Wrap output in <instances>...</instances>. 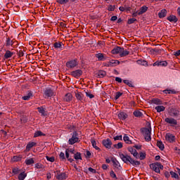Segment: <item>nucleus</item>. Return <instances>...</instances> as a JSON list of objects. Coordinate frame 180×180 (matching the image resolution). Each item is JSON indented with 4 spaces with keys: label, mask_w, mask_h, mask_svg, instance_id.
Returning a JSON list of instances; mask_svg holds the SVG:
<instances>
[{
    "label": "nucleus",
    "mask_w": 180,
    "mask_h": 180,
    "mask_svg": "<svg viewBox=\"0 0 180 180\" xmlns=\"http://www.w3.org/2000/svg\"><path fill=\"white\" fill-rule=\"evenodd\" d=\"M25 163L26 165H32V164H34V160L33 158H27L25 161Z\"/></svg>",
    "instance_id": "7c9ffc66"
},
{
    "label": "nucleus",
    "mask_w": 180,
    "mask_h": 180,
    "mask_svg": "<svg viewBox=\"0 0 180 180\" xmlns=\"http://www.w3.org/2000/svg\"><path fill=\"white\" fill-rule=\"evenodd\" d=\"M165 140L167 143H175L176 139L175 138V135L171 133H167L165 135Z\"/></svg>",
    "instance_id": "20e7f679"
},
{
    "label": "nucleus",
    "mask_w": 180,
    "mask_h": 180,
    "mask_svg": "<svg viewBox=\"0 0 180 180\" xmlns=\"http://www.w3.org/2000/svg\"><path fill=\"white\" fill-rule=\"evenodd\" d=\"M115 9H116V6H112V5L108 6V11H115Z\"/></svg>",
    "instance_id": "680f3d73"
},
{
    "label": "nucleus",
    "mask_w": 180,
    "mask_h": 180,
    "mask_svg": "<svg viewBox=\"0 0 180 180\" xmlns=\"http://www.w3.org/2000/svg\"><path fill=\"white\" fill-rule=\"evenodd\" d=\"M97 75L98 78H103L106 76V72H105L104 70H100L98 72Z\"/></svg>",
    "instance_id": "473e14b6"
},
{
    "label": "nucleus",
    "mask_w": 180,
    "mask_h": 180,
    "mask_svg": "<svg viewBox=\"0 0 180 180\" xmlns=\"http://www.w3.org/2000/svg\"><path fill=\"white\" fill-rule=\"evenodd\" d=\"M34 168H36V169H41V168H43V165L40 162H38L35 164Z\"/></svg>",
    "instance_id": "3c124183"
},
{
    "label": "nucleus",
    "mask_w": 180,
    "mask_h": 180,
    "mask_svg": "<svg viewBox=\"0 0 180 180\" xmlns=\"http://www.w3.org/2000/svg\"><path fill=\"white\" fill-rule=\"evenodd\" d=\"M127 114L124 112H120L118 113V117L120 120H126V119H127Z\"/></svg>",
    "instance_id": "412c9836"
},
{
    "label": "nucleus",
    "mask_w": 180,
    "mask_h": 180,
    "mask_svg": "<svg viewBox=\"0 0 180 180\" xmlns=\"http://www.w3.org/2000/svg\"><path fill=\"white\" fill-rule=\"evenodd\" d=\"M170 175H171L172 178H174V179H179V176L175 172L171 171L170 172Z\"/></svg>",
    "instance_id": "a19ab883"
},
{
    "label": "nucleus",
    "mask_w": 180,
    "mask_h": 180,
    "mask_svg": "<svg viewBox=\"0 0 180 180\" xmlns=\"http://www.w3.org/2000/svg\"><path fill=\"white\" fill-rule=\"evenodd\" d=\"M68 161H69L70 162H74V159H72V156L71 154L68 153V158H66Z\"/></svg>",
    "instance_id": "bf43d9fd"
},
{
    "label": "nucleus",
    "mask_w": 180,
    "mask_h": 180,
    "mask_svg": "<svg viewBox=\"0 0 180 180\" xmlns=\"http://www.w3.org/2000/svg\"><path fill=\"white\" fill-rule=\"evenodd\" d=\"M167 13H168V12L167 11L166 9H162V11H160L158 13V16L159 18L161 19L162 18H165L167 16Z\"/></svg>",
    "instance_id": "393cba45"
},
{
    "label": "nucleus",
    "mask_w": 180,
    "mask_h": 180,
    "mask_svg": "<svg viewBox=\"0 0 180 180\" xmlns=\"http://www.w3.org/2000/svg\"><path fill=\"white\" fill-rule=\"evenodd\" d=\"M128 150L129 151V153H131V154L135 158H139V153H137V150H136V148H133V147H129L128 148Z\"/></svg>",
    "instance_id": "f8f14e48"
},
{
    "label": "nucleus",
    "mask_w": 180,
    "mask_h": 180,
    "mask_svg": "<svg viewBox=\"0 0 180 180\" xmlns=\"http://www.w3.org/2000/svg\"><path fill=\"white\" fill-rule=\"evenodd\" d=\"M70 0H56V2L58 4H60V5H65V4H68Z\"/></svg>",
    "instance_id": "c03bdc74"
},
{
    "label": "nucleus",
    "mask_w": 180,
    "mask_h": 180,
    "mask_svg": "<svg viewBox=\"0 0 180 180\" xmlns=\"http://www.w3.org/2000/svg\"><path fill=\"white\" fill-rule=\"evenodd\" d=\"M165 122L166 123H168V124H170V126H176V124H178V122L176 121V120L172 117H166L165 119Z\"/></svg>",
    "instance_id": "423d86ee"
},
{
    "label": "nucleus",
    "mask_w": 180,
    "mask_h": 180,
    "mask_svg": "<svg viewBox=\"0 0 180 180\" xmlns=\"http://www.w3.org/2000/svg\"><path fill=\"white\" fill-rule=\"evenodd\" d=\"M56 179L58 180H63V179H67V174L63 172V173H60L59 171H56Z\"/></svg>",
    "instance_id": "9d476101"
},
{
    "label": "nucleus",
    "mask_w": 180,
    "mask_h": 180,
    "mask_svg": "<svg viewBox=\"0 0 180 180\" xmlns=\"http://www.w3.org/2000/svg\"><path fill=\"white\" fill-rule=\"evenodd\" d=\"M150 167L155 172L160 174V170L158 167V162L150 164Z\"/></svg>",
    "instance_id": "ddd939ff"
},
{
    "label": "nucleus",
    "mask_w": 180,
    "mask_h": 180,
    "mask_svg": "<svg viewBox=\"0 0 180 180\" xmlns=\"http://www.w3.org/2000/svg\"><path fill=\"white\" fill-rule=\"evenodd\" d=\"M77 65H78V62L75 60H70L66 63V67H68V68H74L75 67H77Z\"/></svg>",
    "instance_id": "1a4fd4ad"
},
{
    "label": "nucleus",
    "mask_w": 180,
    "mask_h": 180,
    "mask_svg": "<svg viewBox=\"0 0 180 180\" xmlns=\"http://www.w3.org/2000/svg\"><path fill=\"white\" fill-rule=\"evenodd\" d=\"M53 47L56 49V50H63V47H64V44H63V42H55L53 44Z\"/></svg>",
    "instance_id": "4468645a"
},
{
    "label": "nucleus",
    "mask_w": 180,
    "mask_h": 180,
    "mask_svg": "<svg viewBox=\"0 0 180 180\" xmlns=\"http://www.w3.org/2000/svg\"><path fill=\"white\" fill-rule=\"evenodd\" d=\"M37 110L38 112L41 115V116H47V112H46V107H39Z\"/></svg>",
    "instance_id": "2eb2a0df"
},
{
    "label": "nucleus",
    "mask_w": 180,
    "mask_h": 180,
    "mask_svg": "<svg viewBox=\"0 0 180 180\" xmlns=\"http://www.w3.org/2000/svg\"><path fill=\"white\" fill-rule=\"evenodd\" d=\"M120 158H121L123 162H125L126 164H127V162H130V164H131V165H133L134 167H137V165H140V161L134 160L133 158H131V157L127 155H126L123 153H120Z\"/></svg>",
    "instance_id": "f257e3e1"
},
{
    "label": "nucleus",
    "mask_w": 180,
    "mask_h": 180,
    "mask_svg": "<svg viewBox=\"0 0 180 180\" xmlns=\"http://www.w3.org/2000/svg\"><path fill=\"white\" fill-rule=\"evenodd\" d=\"M153 103H155V105H161V101L158 98H154L152 100Z\"/></svg>",
    "instance_id": "603ef678"
},
{
    "label": "nucleus",
    "mask_w": 180,
    "mask_h": 180,
    "mask_svg": "<svg viewBox=\"0 0 180 180\" xmlns=\"http://www.w3.org/2000/svg\"><path fill=\"white\" fill-rule=\"evenodd\" d=\"M32 97H33V93H32V91H30L26 96H22V99L23 101H30V98Z\"/></svg>",
    "instance_id": "cd10ccee"
},
{
    "label": "nucleus",
    "mask_w": 180,
    "mask_h": 180,
    "mask_svg": "<svg viewBox=\"0 0 180 180\" xmlns=\"http://www.w3.org/2000/svg\"><path fill=\"white\" fill-rule=\"evenodd\" d=\"M45 98H51L54 95V92L51 89H46L44 92Z\"/></svg>",
    "instance_id": "f3484780"
},
{
    "label": "nucleus",
    "mask_w": 180,
    "mask_h": 180,
    "mask_svg": "<svg viewBox=\"0 0 180 180\" xmlns=\"http://www.w3.org/2000/svg\"><path fill=\"white\" fill-rule=\"evenodd\" d=\"M141 131L146 141H151V124H148V128H141Z\"/></svg>",
    "instance_id": "f03ea898"
},
{
    "label": "nucleus",
    "mask_w": 180,
    "mask_h": 180,
    "mask_svg": "<svg viewBox=\"0 0 180 180\" xmlns=\"http://www.w3.org/2000/svg\"><path fill=\"white\" fill-rule=\"evenodd\" d=\"M163 92L164 94H175V91L169 89L164 90Z\"/></svg>",
    "instance_id": "052dcab7"
},
{
    "label": "nucleus",
    "mask_w": 180,
    "mask_h": 180,
    "mask_svg": "<svg viewBox=\"0 0 180 180\" xmlns=\"http://www.w3.org/2000/svg\"><path fill=\"white\" fill-rule=\"evenodd\" d=\"M102 144L105 147V148H108V150H110L112 148V141L110 139H103L102 141Z\"/></svg>",
    "instance_id": "0eeeda50"
},
{
    "label": "nucleus",
    "mask_w": 180,
    "mask_h": 180,
    "mask_svg": "<svg viewBox=\"0 0 180 180\" xmlns=\"http://www.w3.org/2000/svg\"><path fill=\"white\" fill-rule=\"evenodd\" d=\"M115 81L117 82H119V84H122V78L120 77H115Z\"/></svg>",
    "instance_id": "338daca9"
},
{
    "label": "nucleus",
    "mask_w": 180,
    "mask_h": 180,
    "mask_svg": "<svg viewBox=\"0 0 180 180\" xmlns=\"http://www.w3.org/2000/svg\"><path fill=\"white\" fill-rule=\"evenodd\" d=\"M91 144H92L94 148H95V150H101V149L99 148V147H98V146H96V141L92 140V141H91Z\"/></svg>",
    "instance_id": "8fccbe9b"
},
{
    "label": "nucleus",
    "mask_w": 180,
    "mask_h": 180,
    "mask_svg": "<svg viewBox=\"0 0 180 180\" xmlns=\"http://www.w3.org/2000/svg\"><path fill=\"white\" fill-rule=\"evenodd\" d=\"M40 136H44V134H43V132H41V131H36L34 134V137H39Z\"/></svg>",
    "instance_id": "09e8293b"
},
{
    "label": "nucleus",
    "mask_w": 180,
    "mask_h": 180,
    "mask_svg": "<svg viewBox=\"0 0 180 180\" xmlns=\"http://www.w3.org/2000/svg\"><path fill=\"white\" fill-rule=\"evenodd\" d=\"M65 102H71L72 101V94L71 93H68L63 98Z\"/></svg>",
    "instance_id": "6ab92c4d"
},
{
    "label": "nucleus",
    "mask_w": 180,
    "mask_h": 180,
    "mask_svg": "<svg viewBox=\"0 0 180 180\" xmlns=\"http://www.w3.org/2000/svg\"><path fill=\"white\" fill-rule=\"evenodd\" d=\"M110 175L111 178H114V179H117V177L116 176V174L115 173V172L111 171L110 172Z\"/></svg>",
    "instance_id": "4d7b16f0"
},
{
    "label": "nucleus",
    "mask_w": 180,
    "mask_h": 180,
    "mask_svg": "<svg viewBox=\"0 0 180 180\" xmlns=\"http://www.w3.org/2000/svg\"><path fill=\"white\" fill-rule=\"evenodd\" d=\"M124 84H126V85H128L130 88H133V83H131V81L124 79L123 80Z\"/></svg>",
    "instance_id": "79ce46f5"
},
{
    "label": "nucleus",
    "mask_w": 180,
    "mask_h": 180,
    "mask_svg": "<svg viewBox=\"0 0 180 180\" xmlns=\"http://www.w3.org/2000/svg\"><path fill=\"white\" fill-rule=\"evenodd\" d=\"M75 96L77 101H82V94L81 93H77Z\"/></svg>",
    "instance_id": "5fc2aeb1"
},
{
    "label": "nucleus",
    "mask_w": 180,
    "mask_h": 180,
    "mask_svg": "<svg viewBox=\"0 0 180 180\" xmlns=\"http://www.w3.org/2000/svg\"><path fill=\"white\" fill-rule=\"evenodd\" d=\"M86 96H87V98H89L90 99H94V98H95V96H94V94H92L89 91H86Z\"/></svg>",
    "instance_id": "de8ad7c7"
},
{
    "label": "nucleus",
    "mask_w": 180,
    "mask_h": 180,
    "mask_svg": "<svg viewBox=\"0 0 180 180\" xmlns=\"http://www.w3.org/2000/svg\"><path fill=\"white\" fill-rule=\"evenodd\" d=\"M46 158L47 161H49L50 162H54V160H55L54 157L46 156Z\"/></svg>",
    "instance_id": "13d9d810"
},
{
    "label": "nucleus",
    "mask_w": 180,
    "mask_h": 180,
    "mask_svg": "<svg viewBox=\"0 0 180 180\" xmlns=\"http://www.w3.org/2000/svg\"><path fill=\"white\" fill-rule=\"evenodd\" d=\"M74 158L75 160H82V157L81 156V153L77 152L76 153L74 154Z\"/></svg>",
    "instance_id": "ea45409f"
},
{
    "label": "nucleus",
    "mask_w": 180,
    "mask_h": 180,
    "mask_svg": "<svg viewBox=\"0 0 180 180\" xmlns=\"http://www.w3.org/2000/svg\"><path fill=\"white\" fill-rule=\"evenodd\" d=\"M71 75H72V77H81V75H82V70H77L72 71L71 72Z\"/></svg>",
    "instance_id": "aec40b11"
},
{
    "label": "nucleus",
    "mask_w": 180,
    "mask_h": 180,
    "mask_svg": "<svg viewBox=\"0 0 180 180\" xmlns=\"http://www.w3.org/2000/svg\"><path fill=\"white\" fill-rule=\"evenodd\" d=\"M89 172H91L92 174H96V170H95V169L92 168V167H89Z\"/></svg>",
    "instance_id": "69168bd1"
},
{
    "label": "nucleus",
    "mask_w": 180,
    "mask_h": 180,
    "mask_svg": "<svg viewBox=\"0 0 180 180\" xmlns=\"http://www.w3.org/2000/svg\"><path fill=\"white\" fill-rule=\"evenodd\" d=\"M114 140H115V141H117V140H122V135L116 136L115 137H114Z\"/></svg>",
    "instance_id": "0e129e2a"
},
{
    "label": "nucleus",
    "mask_w": 180,
    "mask_h": 180,
    "mask_svg": "<svg viewBox=\"0 0 180 180\" xmlns=\"http://www.w3.org/2000/svg\"><path fill=\"white\" fill-rule=\"evenodd\" d=\"M37 143L35 142H29L26 146V151H30L33 147H36Z\"/></svg>",
    "instance_id": "a211bd4d"
},
{
    "label": "nucleus",
    "mask_w": 180,
    "mask_h": 180,
    "mask_svg": "<svg viewBox=\"0 0 180 180\" xmlns=\"http://www.w3.org/2000/svg\"><path fill=\"white\" fill-rule=\"evenodd\" d=\"M103 64L105 67H116V65L120 64V62H119V60H110L109 62Z\"/></svg>",
    "instance_id": "39448f33"
},
{
    "label": "nucleus",
    "mask_w": 180,
    "mask_h": 180,
    "mask_svg": "<svg viewBox=\"0 0 180 180\" xmlns=\"http://www.w3.org/2000/svg\"><path fill=\"white\" fill-rule=\"evenodd\" d=\"M12 161H14V162L22 161V155L14 156L12 158Z\"/></svg>",
    "instance_id": "f704fd0d"
},
{
    "label": "nucleus",
    "mask_w": 180,
    "mask_h": 180,
    "mask_svg": "<svg viewBox=\"0 0 180 180\" xmlns=\"http://www.w3.org/2000/svg\"><path fill=\"white\" fill-rule=\"evenodd\" d=\"M27 176V174L22 172L18 174V179L19 180H25V179Z\"/></svg>",
    "instance_id": "c756f323"
},
{
    "label": "nucleus",
    "mask_w": 180,
    "mask_h": 180,
    "mask_svg": "<svg viewBox=\"0 0 180 180\" xmlns=\"http://www.w3.org/2000/svg\"><path fill=\"white\" fill-rule=\"evenodd\" d=\"M134 115L135 116V117H141V116H143V112L140 110H135L134 112Z\"/></svg>",
    "instance_id": "72a5a7b5"
},
{
    "label": "nucleus",
    "mask_w": 180,
    "mask_h": 180,
    "mask_svg": "<svg viewBox=\"0 0 180 180\" xmlns=\"http://www.w3.org/2000/svg\"><path fill=\"white\" fill-rule=\"evenodd\" d=\"M123 95V93H121L120 91H117L115 94V99L117 101Z\"/></svg>",
    "instance_id": "864d4df0"
},
{
    "label": "nucleus",
    "mask_w": 180,
    "mask_h": 180,
    "mask_svg": "<svg viewBox=\"0 0 180 180\" xmlns=\"http://www.w3.org/2000/svg\"><path fill=\"white\" fill-rule=\"evenodd\" d=\"M13 56V53H12L11 51H6L4 57L5 58H11Z\"/></svg>",
    "instance_id": "e433bc0d"
},
{
    "label": "nucleus",
    "mask_w": 180,
    "mask_h": 180,
    "mask_svg": "<svg viewBox=\"0 0 180 180\" xmlns=\"http://www.w3.org/2000/svg\"><path fill=\"white\" fill-rule=\"evenodd\" d=\"M157 146L160 148V150H164V148H165V147L164 146V143H162V141H158L157 142Z\"/></svg>",
    "instance_id": "58836bf2"
},
{
    "label": "nucleus",
    "mask_w": 180,
    "mask_h": 180,
    "mask_svg": "<svg viewBox=\"0 0 180 180\" xmlns=\"http://www.w3.org/2000/svg\"><path fill=\"white\" fill-rule=\"evenodd\" d=\"M115 148L120 149L123 148V143L120 142L114 145Z\"/></svg>",
    "instance_id": "49530a36"
},
{
    "label": "nucleus",
    "mask_w": 180,
    "mask_h": 180,
    "mask_svg": "<svg viewBox=\"0 0 180 180\" xmlns=\"http://www.w3.org/2000/svg\"><path fill=\"white\" fill-rule=\"evenodd\" d=\"M12 172L14 174V175H18V174H20V169L18 167H14L12 169Z\"/></svg>",
    "instance_id": "37998d69"
},
{
    "label": "nucleus",
    "mask_w": 180,
    "mask_h": 180,
    "mask_svg": "<svg viewBox=\"0 0 180 180\" xmlns=\"http://www.w3.org/2000/svg\"><path fill=\"white\" fill-rule=\"evenodd\" d=\"M68 154H70V155H75V150H74L73 148L66 149L65 150V157H66V158H68Z\"/></svg>",
    "instance_id": "a878e982"
},
{
    "label": "nucleus",
    "mask_w": 180,
    "mask_h": 180,
    "mask_svg": "<svg viewBox=\"0 0 180 180\" xmlns=\"http://www.w3.org/2000/svg\"><path fill=\"white\" fill-rule=\"evenodd\" d=\"M79 138H78V134L77 131H74L72 134V137L68 140V143L70 146L72 144H75V143H78Z\"/></svg>",
    "instance_id": "7ed1b4c3"
},
{
    "label": "nucleus",
    "mask_w": 180,
    "mask_h": 180,
    "mask_svg": "<svg viewBox=\"0 0 180 180\" xmlns=\"http://www.w3.org/2000/svg\"><path fill=\"white\" fill-rule=\"evenodd\" d=\"M59 157L61 160H65V154L63 152L60 153Z\"/></svg>",
    "instance_id": "e2e57ef3"
},
{
    "label": "nucleus",
    "mask_w": 180,
    "mask_h": 180,
    "mask_svg": "<svg viewBox=\"0 0 180 180\" xmlns=\"http://www.w3.org/2000/svg\"><path fill=\"white\" fill-rule=\"evenodd\" d=\"M167 20L169 22H171L172 23H176L178 22V18L174 15H171L169 17L167 18Z\"/></svg>",
    "instance_id": "dca6fc26"
},
{
    "label": "nucleus",
    "mask_w": 180,
    "mask_h": 180,
    "mask_svg": "<svg viewBox=\"0 0 180 180\" xmlns=\"http://www.w3.org/2000/svg\"><path fill=\"white\" fill-rule=\"evenodd\" d=\"M134 22H137V19L130 18L129 20H128V25H131V24L134 23Z\"/></svg>",
    "instance_id": "6e6d98bb"
},
{
    "label": "nucleus",
    "mask_w": 180,
    "mask_h": 180,
    "mask_svg": "<svg viewBox=\"0 0 180 180\" xmlns=\"http://www.w3.org/2000/svg\"><path fill=\"white\" fill-rule=\"evenodd\" d=\"M153 67H167L168 63L165 60L162 61H156L153 64Z\"/></svg>",
    "instance_id": "6e6552de"
},
{
    "label": "nucleus",
    "mask_w": 180,
    "mask_h": 180,
    "mask_svg": "<svg viewBox=\"0 0 180 180\" xmlns=\"http://www.w3.org/2000/svg\"><path fill=\"white\" fill-rule=\"evenodd\" d=\"M174 56H175L176 57H178L179 56H180V50L174 52Z\"/></svg>",
    "instance_id": "774afa93"
},
{
    "label": "nucleus",
    "mask_w": 180,
    "mask_h": 180,
    "mask_svg": "<svg viewBox=\"0 0 180 180\" xmlns=\"http://www.w3.org/2000/svg\"><path fill=\"white\" fill-rule=\"evenodd\" d=\"M6 46L9 47V46H13V41L11 39V38H7L6 41Z\"/></svg>",
    "instance_id": "c9c22d12"
},
{
    "label": "nucleus",
    "mask_w": 180,
    "mask_h": 180,
    "mask_svg": "<svg viewBox=\"0 0 180 180\" xmlns=\"http://www.w3.org/2000/svg\"><path fill=\"white\" fill-rule=\"evenodd\" d=\"M98 61H105L108 58L105 53H98L95 55Z\"/></svg>",
    "instance_id": "9b49d317"
},
{
    "label": "nucleus",
    "mask_w": 180,
    "mask_h": 180,
    "mask_svg": "<svg viewBox=\"0 0 180 180\" xmlns=\"http://www.w3.org/2000/svg\"><path fill=\"white\" fill-rule=\"evenodd\" d=\"M138 64H140V65H148V63H147L146 60H137Z\"/></svg>",
    "instance_id": "a18cd8bd"
},
{
    "label": "nucleus",
    "mask_w": 180,
    "mask_h": 180,
    "mask_svg": "<svg viewBox=\"0 0 180 180\" xmlns=\"http://www.w3.org/2000/svg\"><path fill=\"white\" fill-rule=\"evenodd\" d=\"M123 140L127 144H131V140H130V137H129V135L126 134L124 135Z\"/></svg>",
    "instance_id": "c85d7f7f"
},
{
    "label": "nucleus",
    "mask_w": 180,
    "mask_h": 180,
    "mask_svg": "<svg viewBox=\"0 0 180 180\" xmlns=\"http://www.w3.org/2000/svg\"><path fill=\"white\" fill-rule=\"evenodd\" d=\"M121 51H122V47L117 46L111 51V53H112V54H120V55Z\"/></svg>",
    "instance_id": "b1692460"
},
{
    "label": "nucleus",
    "mask_w": 180,
    "mask_h": 180,
    "mask_svg": "<svg viewBox=\"0 0 180 180\" xmlns=\"http://www.w3.org/2000/svg\"><path fill=\"white\" fill-rule=\"evenodd\" d=\"M129 54H130V51L124 50V48H121V52L120 53L121 57H126V56H129Z\"/></svg>",
    "instance_id": "5701e85b"
},
{
    "label": "nucleus",
    "mask_w": 180,
    "mask_h": 180,
    "mask_svg": "<svg viewBox=\"0 0 180 180\" xmlns=\"http://www.w3.org/2000/svg\"><path fill=\"white\" fill-rule=\"evenodd\" d=\"M148 9V7L146 6H143L141 8L140 11L138 12V15H143V13H146L147 12V10Z\"/></svg>",
    "instance_id": "bb28decb"
},
{
    "label": "nucleus",
    "mask_w": 180,
    "mask_h": 180,
    "mask_svg": "<svg viewBox=\"0 0 180 180\" xmlns=\"http://www.w3.org/2000/svg\"><path fill=\"white\" fill-rule=\"evenodd\" d=\"M155 109L158 113H160V112H164V110H165V107H164V105H158Z\"/></svg>",
    "instance_id": "2f4dec72"
},
{
    "label": "nucleus",
    "mask_w": 180,
    "mask_h": 180,
    "mask_svg": "<svg viewBox=\"0 0 180 180\" xmlns=\"http://www.w3.org/2000/svg\"><path fill=\"white\" fill-rule=\"evenodd\" d=\"M112 162L115 168H117V169H120V168H122V167L120 166V163L119 162V161H117V160L112 159Z\"/></svg>",
    "instance_id": "4be33fe9"
},
{
    "label": "nucleus",
    "mask_w": 180,
    "mask_h": 180,
    "mask_svg": "<svg viewBox=\"0 0 180 180\" xmlns=\"http://www.w3.org/2000/svg\"><path fill=\"white\" fill-rule=\"evenodd\" d=\"M146 155H147V154L146 153V152H141V153H139V158L141 160H145Z\"/></svg>",
    "instance_id": "4c0bfd02"
}]
</instances>
